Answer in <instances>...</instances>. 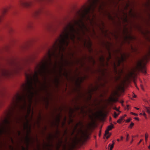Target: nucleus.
<instances>
[{"mask_svg": "<svg viewBox=\"0 0 150 150\" xmlns=\"http://www.w3.org/2000/svg\"><path fill=\"white\" fill-rule=\"evenodd\" d=\"M75 34L79 36L77 38L80 40L81 38L79 29H75L74 25L71 23H68L63 28L59 36L56 39L52 46L48 49L47 52L45 54L41 61L37 64L35 67L34 72L32 76L33 72L25 74L26 81L30 80L33 85V81L36 84L39 82L38 74L44 78L45 77L46 72L47 70L48 63L51 62L52 57L57 59L61 56L62 59L64 51V47L68 46L70 39L74 41L76 37ZM47 72L49 73V71Z\"/></svg>", "mask_w": 150, "mask_h": 150, "instance_id": "f257e3e1", "label": "nucleus"}, {"mask_svg": "<svg viewBox=\"0 0 150 150\" xmlns=\"http://www.w3.org/2000/svg\"><path fill=\"white\" fill-rule=\"evenodd\" d=\"M100 2V0H88L87 1L83 4L81 8L76 12V16L80 18V19L76 20L74 18L73 19L68 23H71L73 24L75 28V26L77 25L79 28V32L80 30L82 31L84 34H85L84 31L89 32L90 31L89 28H87L83 21V19L86 17V16L90 11L93 14V17L91 19L89 15H88L87 18V20H89L91 25L93 26L94 23V19L96 18V14H93L95 8H96L98 4ZM78 28H76V29Z\"/></svg>", "mask_w": 150, "mask_h": 150, "instance_id": "f03ea898", "label": "nucleus"}, {"mask_svg": "<svg viewBox=\"0 0 150 150\" xmlns=\"http://www.w3.org/2000/svg\"><path fill=\"white\" fill-rule=\"evenodd\" d=\"M150 56V48L147 54L139 60L137 62L135 69L141 71L144 75L147 74L146 64Z\"/></svg>", "mask_w": 150, "mask_h": 150, "instance_id": "7ed1b4c3", "label": "nucleus"}, {"mask_svg": "<svg viewBox=\"0 0 150 150\" xmlns=\"http://www.w3.org/2000/svg\"><path fill=\"white\" fill-rule=\"evenodd\" d=\"M32 83L30 80H28L27 82H26L25 83L23 84L22 86L24 90L27 91V93H29L28 95V98L30 100H31L34 95L33 92L32 91L34 89Z\"/></svg>", "mask_w": 150, "mask_h": 150, "instance_id": "20e7f679", "label": "nucleus"}, {"mask_svg": "<svg viewBox=\"0 0 150 150\" xmlns=\"http://www.w3.org/2000/svg\"><path fill=\"white\" fill-rule=\"evenodd\" d=\"M79 132L81 134V135L80 138H78L76 137H75L74 138L72 141V143L76 145L78 144L80 141L83 140H85L88 138V132L87 130H83L81 129L79 130Z\"/></svg>", "mask_w": 150, "mask_h": 150, "instance_id": "39448f33", "label": "nucleus"}, {"mask_svg": "<svg viewBox=\"0 0 150 150\" xmlns=\"http://www.w3.org/2000/svg\"><path fill=\"white\" fill-rule=\"evenodd\" d=\"M118 92L117 90L114 91L112 93L110 96L109 97L108 100L109 102H112L114 103H115L118 101V98H115L114 97L117 95L118 94Z\"/></svg>", "mask_w": 150, "mask_h": 150, "instance_id": "423d86ee", "label": "nucleus"}, {"mask_svg": "<svg viewBox=\"0 0 150 150\" xmlns=\"http://www.w3.org/2000/svg\"><path fill=\"white\" fill-rule=\"evenodd\" d=\"M113 128H114V125L112 123H111L110 125L108 126L105 131L103 138L104 137L106 136V139H108L111 135V133H109V131L111 130Z\"/></svg>", "mask_w": 150, "mask_h": 150, "instance_id": "0eeeda50", "label": "nucleus"}, {"mask_svg": "<svg viewBox=\"0 0 150 150\" xmlns=\"http://www.w3.org/2000/svg\"><path fill=\"white\" fill-rule=\"evenodd\" d=\"M20 5L24 7L31 6L33 4V2L31 0H22L20 1Z\"/></svg>", "mask_w": 150, "mask_h": 150, "instance_id": "6e6552de", "label": "nucleus"}, {"mask_svg": "<svg viewBox=\"0 0 150 150\" xmlns=\"http://www.w3.org/2000/svg\"><path fill=\"white\" fill-rule=\"evenodd\" d=\"M11 132V128H0V136L3 134L9 135Z\"/></svg>", "mask_w": 150, "mask_h": 150, "instance_id": "1a4fd4ad", "label": "nucleus"}, {"mask_svg": "<svg viewBox=\"0 0 150 150\" xmlns=\"http://www.w3.org/2000/svg\"><path fill=\"white\" fill-rule=\"evenodd\" d=\"M11 72L6 69H2L0 71V75L1 76L6 77L9 76Z\"/></svg>", "mask_w": 150, "mask_h": 150, "instance_id": "9d476101", "label": "nucleus"}, {"mask_svg": "<svg viewBox=\"0 0 150 150\" xmlns=\"http://www.w3.org/2000/svg\"><path fill=\"white\" fill-rule=\"evenodd\" d=\"M86 78V76H81L78 78L75 81V85L79 88L81 83Z\"/></svg>", "mask_w": 150, "mask_h": 150, "instance_id": "9b49d317", "label": "nucleus"}, {"mask_svg": "<svg viewBox=\"0 0 150 150\" xmlns=\"http://www.w3.org/2000/svg\"><path fill=\"white\" fill-rule=\"evenodd\" d=\"M84 45L88 49L89 52H92V50L91 49L92 42L90 39L87 42L86 41H85Z\"/></svg>", "mask_w": 150, "mask_h": 150, "instance_id": "f8f14e48", "label": "nucleus"}, {"mask_svg": "<svg viewBox=\"0 0 150 150\" xmlns=\"http://www.w3.org/2000/svg\"><path fill=\"white\" fill-rule=\"evenodd\" d=\"M29 114L26 113L25 116V120L26 121L23 124V127L24 129H27L28 127V124L29 121L28 119V117L29 116Z\"/></svg>", "mask_w": 150, "mask_h": 150, "instance_id": "ddd939ff", "label": "nucleus"}, {"mask_svg": "<svg viewBox=\"0 0 150 150\" xmlns=\"http://www.w3.org/2000/svg\"><path fill=\"white\" fill-rule=\"evenodd\" d=\"M93 115L97 117L104 118L106 116V115L101 111L97 112Z\"/></svg>", "mask_w": 150, "mask_h": 150, "instance_id": "4468645a", "label": "nucleus"}, {"mask_svg": "<svg viewBox=\"0 0 150 150\" xmlns=\"http://www.w3.org/2000/svg\"><path fill=\"white\" fill-rule=\"evenodd\" d=\"M135 74L134 72H131L127 74L125 77V80L126 81H128L131 78H134Z\"/></svg>", "mask_w": 150, "mask_h": 150, "instance_id": "2eb2a0df", "label": "nucleus"}, {"mask_svg": "<svg viewBox=\"0 0 150 150\" xmlns=\"http://www.w3.org/2000/svg\"><path fill=\"white\" fill-rule=\"evenodd\" d=\"M130 56V54L129 53H123L121 55L120 59L121 61L123 62L124 60H125L126 59L129 57Z\"/></svg>", "mask_w": 150, "mask_h": 150, "instance_id": "dca6fc26", "label": "nucleus"}, {"mask_svg": "<svg viewBox=\"0 0 150 150\" xmlns=\"http://www.w3.org/2000/svg\"><path fill=\"white\" fill-rule=\"evenodd\" d=\"M44 78L45 81L43 83L42 85L40 87V89L41 91L46 90L48 88V87L46 84V78L45 77Z\"/></svg>", "mask_w": 150, "mask_h": 150, "instance_id": "f3484780", "label": "nucleus"}, {"mask_svg": "<svg viewBox=\"0 0 150 150\" xmlns=\"http://www.w3.org/2000/svg\"><path fill=\"white\" fill-rule=\"evenodd\" d=\"M60 120V115L59 114L57 115L55 120L54 122H53L52 123V125L55 126H57V127H58L59 125Z\"/></svg>", "mask_w": 150, "mask_h": 150, "instance_id": "a211bd4d", "label": "nucleus"}, {"mask_svg": "<svg viewBox=\"0 0 150 150\" xmlns=\"http://www.w3.org/2000/svg\"><path fill=\"white\" fill-rule=\"evenodd\" d=\"M43 8H40L36 10L33 13V15L35 17H36L40 15L43 11Z\"/></svg>", "mask_w": 150, "mask_h": 150, "instance_id": "6ab92c4d", "label": "nucleus"}, {"mask_svg": "<svg viewBox=\"0 0 150 150\" xmlns=\"http://www.w3.org/2000/svg\"><path fill=\"white\" fill-rule=\"evenodd\" d=\"M60 76H56L53 80L54 83L56 87H57L59 83V77Z\"/></svg>", "mask_w": 150, "mask_h": 150, "instance_id": "aec40b11", "label": "nucleus"}, {"mask_svg": "<svg viewBox=\"0 0 150 150\" xmlns=\"http://www.w3.org/2000/svg\"><path fill=\"white\" fill-rule=\"evenodd\" d=\"M30 141V138L29 137L28 134H26L25 139V142L26 144V145H29Z\"/></svg>", "mask_w": 150, "mask_h": 150, "instance_id": "412c9836", "label": "nucleus"}, {"mask_svg": "<svg viewBox=\"0 0 150 150\" xmlns=\"http://www.w3.org/2000/svg\"><path fill=\"white\" fill-rule=\"evenodd\" d=\"M11 5H9L4 8L3 9L2 13L4 15L5 13L11 8Z\"/></svg>", "mask_w": 150, "mask_h": 150, "instance_id": "4be33fe9", "label": "nucleus"}, {"mask_svg": "<svg viewBox=\"0 0 150 150\" xmlns=\"http://www.w3.org/2000/svg\"><path fill=\"white\" fill-rule=\"evenodd\" d=\"M135 39V37L134 36L131 35L126 36L124 38V41L127 42V39L132 40Z\"/></svg>", "mask_w": 150, "mask_h": 150, "instance_id": "5701e85b", "label": "nucleus"}, {"mask_svg": "<svg viewBox=\"0 0 150 150\" xmlns=\"http://www.w3.org/2000/svg\"><path fill=\"white\" fill-rule=\"evenodd\" d=\"M121 62H122V61H121V60H120V59H119L117 61V65L116 64V63L115 62L114 63V70H115V72H117V67L119 66L121 64Z\"/></svg>", "mask_w": 150, "mask_h": 150, "instance_id": "b1692460", "label": "nucleus"}, {"mask_svg": "<svg viewBox=\"0 0 150 150\" xmlns=\"http://www.w3.org/2000/svg\"><path fill=\"white\" fill-rule=\"evenodd\" d=\"M54 138H57V137L56 135L50 134L49 136L47 138V140H52Z\"/></svg>", "mask_w": 150, "mask_h": 150, "instance_id": "393cba45", "label": "nucleus"}, {"mask_svg": "<svg viewBox=\"0 0 150 150\" xmlns=\"http://www.w3.org/2000/svg\"><path fill=\"white\" fill-rule=\"evenodd\" d=\"M63 64H61V65H60L59 66V76H61V73L63 70Z\"/></svg>", "mask_w": 150, "mask_h": 150, "instance_id": "a878e982", "label": "nucleus"}, {"mask_svg": "<svg viewBox=\"0 0 150 150\" xmlns=\"http://www.w3.org/2000/svg\"><path fill=\"white\" fill-rule=\"evenodd\" d=\"M111 45V44L108 42H107L105 44V46L106 47L107 49L108 50V51H110V47Z\"/></svg>", "mask_w": 150, "mask_h": 150, "instance_id": "bb28decb", "label": "nucleus"}, {"mask_svg": "<svg viewBox=\"0 0 150 150\" xmlns=\"http://www.w3.org/2000/svg\"><path fill=\"white\" fill-rule=\"evenodd\" d=\"M62 143V140H61L59 141L58 143L56 145V149H59L60 147L61 146Z\"/></svg>", "mask_w": 150, "mask_h": 150, "instance_id": "cd10ccee", "label": "nucleus"}, {"mask_svg": "<svg viewBox=\"0 0 150 150\" xmlns=\"http://www.w3.org/2000/svg\"><path fill=\"white\" fill-rule=\"evenodd\" d=\"M95 126L91 123V122L88 123L87 126V128L88 129H90L92 128H94Z\"/></svg>", "mask_w": 150, "mask_h": 150, "instance_id": "c85d7f7f", "label": "nucleus"}, {"mask_svg": "<svg viewBox=\"0 0 150 150\" xmlns=\"http://www.w3.org/2000/svg\"><path fill=\"white\" fill-rule=\"evenodd\" d=\"M44 100L46 102V104H45V108L46 109H47L48 105H49V101H48V99L47 98H44Z\"/></svg>", "mask_w": 150, "mask_h": 150, "instance_id": "c756f323", "label": "nucleus"}, {"mask_svg": "<svg viewBox=\"0 0 150 150\" xmlns=\"http://www.w3.org/2000/svg\"><path fill=\"white\" fill-rule=\"evenodd\" d=\"M104 5V2L103 1H102L99 7V8H98V9H99V11H100V10H103V7Z\"/></svg>", "mask_w": 150, "mask_h": 150, "instance_id": "7c9ffc66", "label": "nucleus"}, {"mask_svg": "<svg viewBox=\"0 0 150 150\" xmlns=\"http://www.w3.org/2000/svg\"><path fill=\"white\" fill-rule=\"evenodd\" d=\"M149 31L147 30L144 31H142L141 33L144 35H146L149 33Z\"/></svg>", "mask_w": 150, "mask_h": 150, "instance_id": "2f4dec72", "label": "nucleus"}, {"mask_svg": "<svg viewBox=\"0 0 150 150\" xmlns=\"http://www.w3.org/2000/svg\"><path fill=\"white\" fill-rule=\"evenodd\" d=\"M31 104H30L28 105L27 108V113L30 114L31 111Z\"/></svg>", "mask_w": 150, "mask_h": 150, "instance_id": "473e14b6", "label": "nucleus"}, {"mask_svg": "<svg viewBox=\"0 0 150 150\" xmlns=\"http://www.w3.org/2000/svg\"><path fill=\"white\" fill-rule=\"evenodd\" d=\"M74 110L73 109L70 108L69 110V117H70L72 116L73 113H74Z\"/></svg>", "mask_w": 150, "mask_h": 150, "instance_id": "72a5a7b5", "label": "nucleus"}, {"mask_svg": "<svg viewBox=\"0 0 150 150\" xmlns=\"http://www.w3.org/2000/svg\"><path fill=\"white\" fill-rule=\"evenodd\" d=\"M115 144V142H114V141H112V144H109V147H110V150H112L113 149L114 146Z\"/></svg>", "mask_w": 150, "mask_h": 150, "instance_id": "f704fd0d", "label": "nucleus"}, {"mask_svg": "<svg viewBox=\"0 0 150 150\" xmlns=\"http://www.w3.org/2000/svg\"><path fill=\"white\" fill-rule=\"evenodd\" d=\"M124 17L123 18V21L124 22H127V13H124Z\"/></svg>", "mask_w": 150, "mask_h": 150, "instance_id": "c9c22d12", "label": "nucleus"}, {"mask_svg": "<svg viewBox=\"0 0 150 150\" xmlns=\"http://www.w3.org/2000/svg\"><path fill=\"white\" fill-rule=\"evenodd\" d=\"M37 124L39 125L40 123L41 120V116L40 115V114L39 115V116L37 117Z\"/></svg>", "mask_w": 150, "mask_h": 150, "instance_id": "e433bc0d", "label": "nucleus"}, {"mask_svg": "<svg viewBox=\"0 0 150 150\" xmlns=\"http://www.w3.org/2000/svg\"><path fill=\"white\" fill-rule=\"evenodd\" d=\"M124 90V87L121 85H119L117 87V90L119 91L120 90Z\"/></svg>", "mask_w": 150, "mask_h": 150, "instance_id": "4c0bfd02", "label": "nucleus"}, {"mask_svg": "<svg viewBox=\"0 0 150 150\" xmlns=\"http://www.w3.org/2000/svg\"><path fill=\"white\" fill-rule=\"evenodd\" d=\"M89 117L90 119L92 120L91 123L95 126V120L93 119V117L92 116L90 115L89 116Z\"/></svg>", "mask_w": 150, "mask_h": 150, "instance_id": "58836bf2", "label": "nucleus"}, {"mask_svg": "<svg viewBox=\"0 0 150 150\" xmlns=\"http://www.w3.org/2000/svg\"><path fill=\"white\" fill-rule=\"evenodd\" d=\"M57 63L56 62L54 63L53 67L52 68V72L54 73L56 72V68Z\"/></svg>", "mask_w": 150, "mask_h": 150, "instance_id": "ea45409f", "label": "nucleus"}, {"mask_svg": "<svg viewBox=\"0 0 150 150\" xmlns=\"http://www.w3.org/2000/svg\"><path fill=\"white\" fill-rule=\"evenodd\" d=\"M131 49L133 52H136L137 51L138 49L136 47H133L132 46H131Z\"/></svg>", "mask_w": 150, "mask_h": 150, "instance_id": "a19ab883", "label": "nucleus"}, {"mask_svg": "<svg viewBox=\"0 0 150 150\" xmlns=\"http://www.w3.org/2000/svg\"><path fill=\"white\" fill-rule=\"evenodd\" d=\"M111 3L114 5L115 7H116L118 3V2H115V0H112L111 1Z\"/></svg>", "mask_w": 150, "mask_h": 150, "instance_id": "79ce46f5", "label": "nucleus"}, {"mask_svg": "<svg viewBox=\"0 0 150 150\" xmlns=\"http://www.w3.org/2000/svg\"><path fill=\"white\" fill-rule=\"evenodd\" d=\"M129 15L132 17H135V14L133 13L132 12V10H131L129 11Z\"/></svg>", "mask_w": 150, "mask_h": 150, "instance_id": "37998d69", "label": "nucleus"}, {"mask_svg": "<svg viewBox=\"0 0 150 150\" xmlns=\"http://www.w3.org/2000/svg\"><path fill=\"white\" fill-rule=\"evenodd\" d=\"M79 60H81L80 61L79 64H80L81 66H83L84 64V62H83V58L79 59Z\"/></svg>", "mask_w": 150, "mask_h": 150, "instance_id": "c03bdc74", "label": "nucleus"}, {"mask_svg": "<svg viewBox=\"0 0 150 150\" xmlns=\"http://www.w3.org/2000/svg\"><path fill=\"white\" fill-rule=\"evenodd\" d=\"M99 60L100 62H104L105 58L103 55L101 56L99 58Z\"/></svg>", "mask_w": 150, "mask_h": 150, "instance_id": "a18cd8bd", "label": "nucleus"}, {"mask_svg": "<svg viewBox=\"0 0 150 150\" xmlns=\"http://www.w3.org/2000/svg\"><path fill=\"white\" fill-rule=\"evenodd\" d=\"M109 56L107 58L106 60L108 62H109L110 59L111 58V53L110 51H108V52Z\"/></svg>", "mask_w": 150, "mask_h": 150, "instance_id": "49530a36", "label": "nucleus"}, {"mask_svg": "<svg viewBox=\"0 0 150 150\" xmlns=\"http://www.w3.org/2000/svg\"><path fill=\"white\" fill-rule=\"evenodd\" d=\"M88 59L90 61H92L93 62V64H95V61L92 57L90 56V57H88Z\"/></svg>", "mask_w": 150, "mask_h": 150, "instance_id": "de8ad7c7", "label": "nucleus"}, {"mask_svg": "<svg viewBox=\"0 0 150 150\" xmlns=\"http://www.w3.org/2000/svg\"><path fill=\"white\" fill-rule=\"evenodd\" d=\"M64 63H62L63 64V65H69V63H70V62H69V61L67 60H65L64 61Z\"/></svg>", "mask_w": 150, "mask_h": 150, "instance_id": "09e8293b", "label": "nucleus"}, {"mask_svg": "<svg viewBox=\"0 0 150 150\" xmlns=\"http://www.w3.org/2000/svg\"><path fill=\"white\" fill-rule=\"evenodd\" d=\"M4 15L2 13L0 15V23H1L3 20Z\"/></svg>", "mask_w": 150, "mask_h": 150, "instance_id": "8fccbe9b", "label": "nucleus"}, {"mask_svg": "<svg viewBox=\"0 0 150 150\" xmlns=\"http://www.w3.org/2000/svg\"><path fill=\"white\" fill-rule=\"evenodd\" d=\"M145 108L147 112L149 114H150V106L149 107H146Z\"/></svg>", "mask_w": 150, "mask_h": 150, "instance_id": "3c124183", "label": "nucleus"}, {"mask_svg": "<svg viewBox=\"0 0 150 150\" xmlns=\"http://www.w3.org/2000/svg\"><path fill=\"white\" fill-rule=\"evenodd\" d=\"M98 88V86H95L93 87L92 88V90L93 91H96Z\"/></svg>", "mask_w": 150, "mask_h": 150, "instance_id": "603ef678", "label": "nucleus"}, {"mask_svg": "<svg viewBox=\"0 0 150 150\" xmlns=\"http://www.w3.org/2000/svg\"><path fill=\"white\" fill-rule=\"evenodd\" d=\"M123 33L124 34H127L128 33V30L127 28H124L123 30Z\"/></svg>", "mask_w": 150, "mask_h": 150, "instance_id": "864d4df0", "label": "nucleus"}, {"mask_svg": "<svg viewBox=\"0 0 150 150\" xmlns=\"http://www.w3.org/2000/svg\"><path fill=\"white\" fill-rule=\"evenodd\" d=\"M123 120V119L121 117H120V118L117 120V122L118 123L120 124L121 123Z\"/></svg>", "mask_w": 150, "mask_h": 150, "instance_id": "5fc2aeb1", "label": "nucleus"}, {"mask_svg": "<svg viewBox=\"0 0 150 150\" xmlns=\"http://www.w3.org/2000/svg\"><path fill=\"white\" fill-rule=\"evenodd\" d=\"M108 18L110 20H113V18L110 14L108 13Z\"/></svg>", "mask_w": 150, "mask_h": 150, "instance_id": "6e6d98bb", "label": "nucleus"}, {"mask_svg": "<svg viewBox=\"0 0 150 150\" xmlns=\"http://www.w3.org/2000/svg\"><path fill=\"white\" fill-rule=\"evenodd\" d=\"M33 26V23L31 22H29L27 24V27L28 28H31Z\"/></svg>", "mask_w": 150, "mask_h": 150, "instance_id": "4d7b16f0", "label": "nucleus"}, {"mask_svg": "<svg viewBox=\"0 0 150 150\" xmlns=\"http://www.w3.org/2000/svg\"><path fill=\"white\" fill-rule=\"evenodd\" d=\"M91 94H89L88 96H87L86 99L88 100H91Z\"/></svg>", "mask_w": 150, "mask_h": 150, "instance_id": "13d9d810", "label": "nucleus"}, {"mask_svg": "<svg viewBox=\"0 0 150 150\" xmlns=\"http://www.w3.org/2000/svg\"><path fill=\"white\" fill-rule=\"evenodd\" d=\"M134 123L131 122L130 124L128 126V128L130 129H132L134 125Z\"/></svg>", "mask_w": 150, "mask_h": 150, "instance_id": "bf43d9fd", "label": "nucleus"}, {"mask_svg": "<svg viewBox=\"0 0 150 150\" xmlns=\"http://www.w3.org/2000/svg\"><path fill=\"white\" fill-rule=\"evenodd\" d=\"M52 146V144H50L49 143H47L45 145V147H51Z\"/></svg>", "mask_w": 150, "mask_h": 150, "instance_id": "052dcab7", "label": "nucleus"}, {"mask_svg": "<svg viewBox=\"0 0 150 150\" xmlns=\"http://www.w3.org/2000/svg\"><path fill=\"white\" fill-rule=\"evenodd\" d=\"M63 75L64 76L67 77L68 76V73L67 71H65L63 73Z\"/></svg>", "mask_w": 150, "mask_h": 150, "instance_id": "680f3d73", "label": "nucleus"}, {"mask_svg": "<svg viewBox=\"0 0 150 150\" xmlns=\"http://www.w3.org/2000/svg\"><path fill=\"white\" fill-rule=\"evenodd\" d=\"M27 129V133L26 134H28V135H29V134L30 132V127H29L27 129Z\"/></svg>", "mask_w": 150, "mask_h": 150, "instance_id": "e2e57ef3", "label": "nucleus"}, {"mask_svg": "<svg viewBox=\"0 0 150 150\" xmlns=\"http://www.w3.org/2000/svg\"><path fill=\"white\" fill-rule=\"evenodd\" d=\"M59 134V132L58 130H57L56 131V133L54 135H56V136L57 137V138L58 137V135Z\"/></svg>", "mask_w": 150, "mask_h": 150, "instance_id": "0e129e2a", "label": "nucleus"}, {"mask_svg": "<svg viewBox=\"0 0 150 150\" xmlns=\"http://www.w3.org/2000/svg\"><path fill=\"white\" fill-rule=\"evenodd\" d=\"M76 146V144L72 142L71 146V149H73Z\"/></svg>", "mask_w": 150, "mask_h": 150, "instance_id": "69168bd1", "label": "nucleus"}, {"mask_svg": "<svg viewBox=\"0 0 150 150\" xmlns=\"http://www.w3.org/2000/svg\"><path fill=\"white\" fill-rule=\"evenodd\" d=\"M148 137V135L147 133H146L145 134V141L146 142L147 141Z\"/></svg>", "mask_w": 150, "mask_h": 150, "instance_id": "338daca9", "label": "nucleus"}, {"mask_svg": "<svg viewBox=\"0 0 150 150\" xmlns=\"http://www.w3.org/2000/svg\"><path fill=\"white\" fill-rule=\"evenodd\" d=\"M85 108V106H82L81 108H80V110H81V112H83V111L84 110V108Z\"/></svg>", "mask_w": 150, "mask_h": 150, "instance_id": "774afa93", "label": "nucleus"}]
</instances>
